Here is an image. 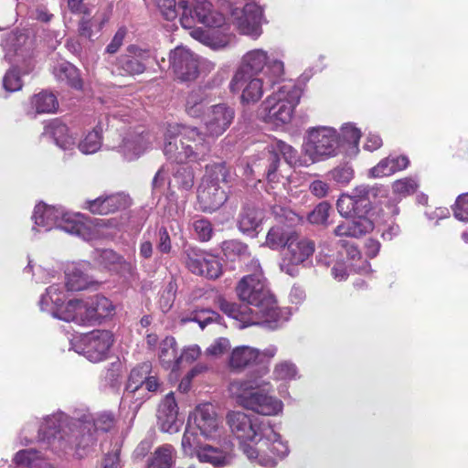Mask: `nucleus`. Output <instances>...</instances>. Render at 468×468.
Returning <instances> with one entry per match:
<instances>
[{"instance_id": "nucleus-41", "label": "nucleus", "mask_w": 468, "mask_h": 468, "mask_svg": "<svg viewBox=\"0 0 468 468\" xmlns=\"http://www.w3.org/2000/svg\"><path fill=\"white\" fill-rule=\"evenodd\" d=\"M206 443L201 442L196 429L186 424L181 441L184 454L190 457L196 456L197 458V452Z\"/></svg>"}, {"instance_id": "nucleus-16", "label": "nucleus", "mask_w": 468, "mask_h": 468, "mask_svg": "<svg viewBox=\"0 0 468 468\" xmlns=\"http://www.w3.org/2000/svg\"><path fill=\"white\" fill-rule=\"evenodd\" d=\"M112 343L113 335L110 331L94 330L81 336L80 349L76 351L91 362H100L107 357Z\"/></svg>"}, {"instance_id": "nucleus-17", "label": "nucleus", "mask_w": 468, "mask_h": 468, "mask_svg": "<svg viewBox=\"0 0 468 468\" xmlns=\"http://www.w3.org/2000/svg\"><path fill=\"white\" fill-rule=\"evenodd\" d=\"M169 63L174 74L181 81L195 80L199 75L198 57L186 47L178 46L171 50Z\"/></svg>"}, {"instance_id": "nucleus-8", "label": "nucleus", "mask_w": 468, "mask_h": 468, "mask_svg": "<svg viewBox=\"0 0 468 468\" xmlns=\"http://www.w3.org/2000/svg\"><path fill=\"white\" fill-rule=\"evenodd\" d=\"M265 67L264 75L268 77L270 86H273L283 78L284 65L282 60L270 59L267 52L261 48L252 49L245 53L239 69L230 81L229 88L231 91H239V84L241 82L252 76L258 75Z\"/></svg>"}, {"instance_id": "nucleus-12", "label": "nucleus", "mask_w": 468, "mask_h": 468, "mask_svg": "<svg viewBox=\"0 0 468 468\" xmlns=\"http://www.w3.org/2000/svg\"><path fill=\"white\" fill-rule=\"evenodd\" d=\"M170 137L181 135L182 152L176 155L179 160L203 161L211 151L212 138L197 127L180 123H169Z\"/></svg>"}, {"instance_id": "nucleus-13", "label": "nucleus", "mask_w": 468, "mask_h": 468, "mask_svg": "<svg viewBox=\"0 0 468 468\" xmlns=\"http://www.w3.org/2000/svg\"><path fill=\"white\" fill-rule=\"evenodd\" d=\"M178 8L182 10L181 25L186 28H192L196 24L219 27L224 23L223 16L207 0H179Z\"/></svg>"}, {"instance_id": "nucleus-33", "label": "nucleus", "mask_w": 468, "mask_h": 468, "mask_svg": "<svg viewBox=\"0 0 468 468\" xmlns=\"http://www.w3.org/2000/svg\"><path fill=\"white\" fill-rule=\"evenodd\" d=\"M239 87L242 88L241 102L249 104L258 102L263 96L264 90L271 86L268 82L265 86L261 78L252 76L241 82Z\"/></svg>"}, {"instance_id": "nucleus-32", "label": "nucleus", "mask_w": 468, "mask_h": 468, "mask_svg": "<svg viewBox=\"0 0 468 468\" xmlns=\"http://www.w3.org/2000/svg\"><path fill=\"white\" fill-rule=\"evenodd\" d=\"M13 462L16 468H53L43 457L42 453L34 449L18 451Z\"/></svg>"}, {"instance_id": "nucleus-53", "label": "nucleus", "mask_w": 468, "mask_h": 468, "mask_svg": "<svg viewBox=\"0 0 468 468\" xmlns=\"http://www.w3.org/2000/svg\"><path fill=\"white\" fill-rule=\"evenodd\" d=\"M417 187V182L409 177L397 180L392 185L393 192L403 197L413 194Z\"/></svg>"}, {"instance_id": "nucleus-22", "label": "nucleus", "mask_w": 468, "mask_h": 468, "mask_svg": "<svg viewBox=\"0 0 468 468\" xmlns=\"http://www.w3.org/2000/svg\"><path fill=\"white\" fill-rule=\"evenodd\" d=\"M235 25L239 31L253 38L259 37L263 22V10L256 3H249L239 12L233 13Z\"/></svg>"}, {"instance_id": "nucleus-59", "label": "nucleus", "mask_w": 468, "mask_h": 468, "mask_svg": "<svg viewBox=\"0 0 468 468\" xmlns=\"http://www.w3.org/2000/svg\"><path fill=\"white\" fill-rule=\"evenodd\" d=\"M334 181L339 184H347L353 178V169L348 165L338 166L330 173Z\"/></svg>"}, {"instance_id": "nucleus-11", "label": "nucleus", "mask_w": 468, "mask_h": 468, "mask_svg": "<svg viewBox=\"0 0 468 468\" xmlns=\"http://www.w3.org/2000/svg\"><path fill=\"white\" fill-rule=\"evenodd\" d=\"M340 146V136L335 129L327 126L310 128L303 144V153L307 157L305 165L307 161L314 164L335 156Z\"/></svg>"}, {"instance_id": "nucleus-40", "label": "nucleus", "mask_w": 468, "mask_h": 468, "mask_svg": "<svg viewBox=\"0 0 468 468\" xmlns=\"http://www.w3.org/2000/svg\"><path fill=\"white\" fill-rule=\"evenodd\" d=\"M89 299L92 307L94 324L101 323V319L113 315L115 306L108 298L96 294Z\"/></svg>"}, {"instance_id": "nucleus-47", "label": "nucleus", "mask_w": 468, "mask_h": 468, "mask_svg": "<svg viewBox=\"0 0 468 468\" xmlns=\"http://www.w3.org/2000/svg\"><path fill=\"white\" fill-rule=\"evenodd\" d=\"M336 208L341 216L348 217H360L365 216V212L360 211L361 207L357 204L356 199L352 196L342 195L336 202Z\"/></svg>"}, {"instance_id": "nucleus-2", "label": "nucleus", "mask_w": 468, "mask_h": 468, "mask_svg": "<svg viewBox=\"0 0 468 468\" xmlns=\"http://www.w3.org/2000/svg\"><path fill=\"white\" fill-rule=\"evenodd\" d=\"M115 423L112 413L93 418L89 413L69 418L61 411L47 416L37 432V441L53 452L67 449L86 450L93 446L100 432L110 431Z\"/></svg>"}, {"instance_id": "nucleus-64", "label": "nucleus", "mask_w": 468, "mask_h": 468, "mask_svg": "<svg viewBox=\"0 0 468 468\" xmlns=\"http://www.w3.org/2000/svg\"><path fill=\"white\" fill-rule=\"evenodd\" d=\"M230 347V343L227 338L221 337L216 340L207 349V353L213 356H218L226 352Z\"/></svg>"}, {"instance_id": "nucleus-45", "label": "nucleus", "mask_w": 468, "mask_h": 468, "mask_svg": "<svg viewBox=\"0 0 468 468\" xmlns=\"http://www.w3.org/2000/svg\"><path fill=\"white\" fill-rule=\"evenodd\" d=\"M170 132H169V123L166 126L165 133V143H164V148L163 152L164 154L166 156V158L171 161L177 164H183L186 162H188L189 160H179L176 157V155L178 154H181L182 152V144L179 142L181 135H173L170 138Z\"/></svg>"}, {"instance_id": "nucleus-50", "label": "nucleus", "mask_w": 468, "mask_h": 468, "mask_svg": "<svg viewBox=\"0 0 468 468\" xmlns=\"http://www.w3.org/2000/svg\"><path fill=\"white\" fill-rule=\"evenodd\" d=\"M297 367L291 361H282L275 365L273 376L276 379L291 380L295 378Z\"/></svg>"}, {"instance_id": "nucleus-24", "label": "nucleus", "mask_w": 468, "mask_h": 468, "mask_svg": "<svg viewBox=\"0 0 468 468\" xmlns=\"http://www.w3.org/2000/svg\"><path fill=\"white\" fill-rule=\"evenodd\" d=\"M157 424L164 432L176 433L179 431L182 421L178 419V407L173 392L168 393L160 402L157 409Z\"/></svg>"}, {"instance_id": "nucleus-37", "label": "nucleus", "mask_w": 468, "mask_h": 468, "mask_svg": "<svg viewBox=\"0 0 468 468\" xmlns=\"http://www.w3.org/2000/svg\"><path fill=\"white\" fill-rule=\"evenodd\" d=\"M103 126L104 123L100 121L93 130L85 134L80 141L78 148L82 154H91L101 149Z\"/></svg>"}, {"instance_id": "nucleus-30", "label": "nucleus", "mask_w": 468, "mask_h": 468, "mask_svg": "<svg viewBox=\"0 0 468 468\" xmlns=\"http://www.w3.org/2000/svg\"><path fill=\"white\" fill-rule=\"evenodd\" d=\"M373 229V223L365 216L356 217L352 221L338 225L334 233L335 236L359 238Z\"/></svg>"}, {"instance_id": "nucleus-21", "label": "nucleus", "mask_w": 468, "mask_h": 468, "mask_svg": "<svg viewBox=\"0 0 468 468\" xmlns=\"http://www.w3.org/2000/svg\"><path fill=\"white\" fill-rule=\"evenodd\" d=\"M187 425L200 431V435L207 439L217 440L219 438L218 420L210 403L198 405L195 410L189 414Z\"/></svg>"}, {"instance_id": "nucleus-36", "label": "nucleus", "mask_w": 468, "mask_h": 468, "mask_svg": "<svg viewBox=\"0 0 468 468\" xmlns=\"http://www.w3.org/2000/svg\"><path fill=\"white\" fill-rule=\"evenodd\" d=\"M295 231L283 225H276L271 228L266 236V245L271 250H279L287 247L293 238Z\"/></svg>"}, {"instance_id": "nucleus-42", "label": "nucleus", "mask_w": 468, "mask_h": 468, "mask_svg": "<svg viewBox=\"0 0 468 468\" xmlns=\"http://www.w3.org/2000/svg\"><path fill=\"white\" fill-rule=\"evenodd\" d=\"M91 282L90 277L84 273L80 268L73 266L68 268L66 271V283L68 291H81Z\"/></svg>"}, {"instance_id": "nucleus-23", "label": "nucleus", "mask_w": 468, "mask_h": 468, "mask_svg": "<svg viewBox=\"0 0 468 468\" xmlns=\"http://www.w3.org/2000/svg\"><path fill=\"white\" fill-rule=\"evenodd\" d=\"M233 443L229 439L218 440L217 445L205 444L197 452L200 463H210L214 467H223L230 463Z\"/></svg>"}, {"instance_id": "nucleus-18", "label": "nucleus", "mask_w": 468, "mask_h": 468, "mask_svg": "<svg viewBox=\"0 0 468 468\" xmlns=\"http://www.w3.org/2000/svg\"><path fill=\"white\" fill-rule=\"evenodd\" d=\"M203 116L206 133L214 141L229 129L234 120L235 111L227 103H218L208 107Z\"/></svg>"}, {"instance_id": "nucleus-63", "label": "nucleus", "mask_w": 468, "mask_h": 468, "mask_svg": "<svg viewBox=\"0 0 468 468\" xmlns=\"http://www.w3.org/2000/svg\"><path fill=\"white\" fill-rule=\"evenodd\" d=\"M120 446L114 445L112 451L106 454L101 468H120Z\"/></svg>"}, {"instance_id": "nucleus-31", "label": "nucleus", "mask_w": 468, "mask_h": 468, "mask_svg": "<svg viewBox=\"0 0 468 468\" xmlns=\"http://www.w3.org/2000/svg\"><path fill=\"white\" fill-rule=\"evenodd\" d=\"M159 359L165 369L176 371L180 367L176 341L172 336L165 337L159 346Z\"/></svg>"}, {"instance_id": "nucleus-35", "label": "nucleus", "mask_w": 468, "mask_h": 468, "mask_svg": "<svg viewBox=\"0 0 468 468\" xmlns=\"http://www.w3.org/2000/svg\"><path fill=\"white\" fill-rule=\"evenodd\" d=\"M53 74L58 81L65 82L76 90L82 88L79 69L68 61L58 63L53 69Z\"/></svg>"}, {"instance_id": "nucleus-6", "label": "nucleus", "mask_w": 468, "mask_h": 468, "mask_svg": "<svg viewBox=\"0 0 468 468\" xmlns=\"http://www.w3.org/2000/svg\"><path fill=\"white\" fill-rule=\"evenodd\" d=\"M32 219L35 224L32 228L33 231H49L53 229H59L88 241L97 236L95 229L82 222L80 214L67 212L60 206H47L44 203H39L35 207Z\"/></svg>"}, {"instance_id": "nucleus-26", "label": "nucleus", "mask_w": 468, "mask_h": 468, "mask_svg": "<svg viewBox=\"0 0 468 468\" xmlns=\"http://www.w3.org/2000/svg\"><path fill=\"white\" fill-rule=\"evenodd\" d=\"M260 358L261 350L249 346H239L232 350L228 365L232 372L241 373L257 365Z\"/></svg>"}, {"instance_id": "nucleus-25", "label": "nucleus", "mask_w": 468, "mask_h": 468, "mask_svg": "<svg viewBox=\"0 0 468 468\" xmlns=\"http://www.w3.org/2000/svg\"><path fill=\"white\" fill-rule=\"evenodd\" d=\"M264 219V212L251 204H245L238 217V228L251 238L257 237Z\"/></svg>"}, {"instance_id": "nucleus-7", "label": "nucleus", "mask_w": 468, "mask_h": 468, "mask_svg": "<svg viewBox=\"0 0 468 468\" xmlns=\"http://www.w3.org/2000/svg\"><path fill=\"white\" fill-rule=\"evenodd\" d=\"M302 93V89L294 82H285L261 103L259 110L261 120L275 127L289 123L295 107L300 102Z\"/></svg>"}, {"instance_id": "nucleus-52", "label": "nucleus", "mask_w": 468, "mask_h": 468, "mask_svg": "<svg viewBox=\"0 0 468 468\" xmlns=\"http://www.w3.org/2000/svg\"><path fill=\"white\" fill-rule=\"evenodd\" d=\"M193 229L200 241H207L212 237L213 228L210 221L207 218H202L194 220Z\"/></svg>"}, {"instance_id": "nucleus-34", "label": "nucleus", "mask_w": 468, "mask_h": 468, "mask_svg": "<svg viewBox=\"0 0 468 468\" xmlns=\"http://www.w3.org/2000/svg\"><path fill=\"white\" fill-rule=\"evenodd\" d=\"M176 450L171 444L157 447L148 458L145 468H172L175 463Z\"/></svg>"}, {"instance_id": "nucleus-28", "label": "nucleus", "mask_w": 468, "mask_h": 468, "mask_svg": "<svg viewBox=\"0 0 468 468\" xmlns=\"http://www.w3.org/2000/svg\"><path fill=\"white\" fill-rule=\"evenodd\" d=\"M42 135L52 139L56 145L63 151L74 149L75 138L69 133L68 126L58 119L45 126Z\"/></svg>"}, {"instance_id": "nucleus-39", "label": "nucleus", "mask_w": 468, "mask_h": 468, "mask_svg": "<svg viewBox=\"0 0 468 468\" xmlns=\"http://www.w3.org/2000/svg\"><path fill=\"white\" fill-rule=\"evenodd\" d=\"M207 99V95L202 88H197L192 90L186 101V113L194 118L204 115V103Z\"/></svg>"}, {"instance_id": "nucleus-44", "label": "nucleus", "mask_w": 468, "mask_h": 468, "mask_svg": "<svg viewBox=\"0 0 468 468\" xmlns=\"http://www.w3.org/2000/svg\"><path fill=\"white\" fill-rule=\"evenodd\" d=\"M379 188L367 185H361L353 190L352 197L356 199L357 204L361 207L360 211L367 214L371 209V199L378 197Z\"/></svg>"}, {"instance_id": "nucleus-61", "label": "nucleus", "mask_w": 468, "mask_h": 468, "mask_svg": "<svg viewBox=\"0 0 468 468\" xmlns=\"http://www.w3.org/2000/svg\"><path fill=\"white\" fill-rule=\"evenodd\" d=\"M125 36L126 29L124 27H120L106 47V53L110 55L115 54L122 46Z\"/></svg>"}, {"instance_id": "nucleus-57", "label": "nucleus", "mask_w": 468, "mask_h": 468, "mask_svg": "<svg viewBox=\"0 0 468 468\" xmlns=\"http://www.w3.org/2000/svg\"><path fill=\"white\" fill-rule=\"evenodd\" d=\"M394 174L390 156L382 159L377 165L369 170L372 177L388 176Z\"/></svg>"}, {"instance_id": "nucleus-14", "label": "nucleus", "mask_w": 468, "mask_h": 468, "mask_svg": "<svg viewBox=\"0 0 468 468\" xmlns=\"http://www.w3.org/2000/svg\"><path fill=\"white\" fill-rule=\"evenodd\" d=\"M112 143L107 146L117 151L125 160L133 161L139 158L151 146L150 134L142 127L122 130L120 133L110 132Z\"/></svg>"}, {"instance_id": "nucleus-60", "label": "nucleus", "mask_w": 468, "mask_h": 468, "mask_svg": "<svg viewBox=\"0 0 468 468\" xmlns=\"http://www.w3.org/2000/svg\"><path fill=\"white\" fill-rule=\"evenodd\" d=\"M164 382L159 378L157 374L152 369L149 376L146 378L144 387L150 393H161L164 391Z\"/></svg>"}, {"instance_id": "nucleus-62", "label": "nucleus", "mask_w": 468, "mask_h": 468, "mask_svg": "<svg viewBox=\"0 0 468 468\" xmlns=\"http://www.w3.org/2000/svg\"><path fill=\"white\" fill-rule=\"evenodd\" d=\"M186 267L190 271V263L191 261H194L195 260H197L200 264H198L199 269H207V264H204L201 260V258H207V256H209L208 253L202 251L200 250L195 249V248H188L186 250Z\"/></svg>"}, {"instance_id": "nucleus-27", "label": "nucleus", "mask_w": 468, "mask_h": 468, "mask_svg": "<svg viewBox=\"0 0 468 468\" xmlns=\"http://www.w3.org/2000/svg\"><path fill=\"white\" fill-rule=\"evenodd\" d=\"M128 197L123 194L99 197L86 202V208L92 214L107 215L128 206Z\"/></svg>"}, {"instance_id": "nucleus-4", "label": "nucleus", "mask_w": 468, "mask_h": 468, "mask_svg": "<svg viewBox=\"0 0 468 468\" xmlns=\"http://www.w3.org/2000/svg\"><path fill=\"white\" fill-rule=\"evenodd\" d=\"M271 387L270 382L247 376L231 380L228 391L238 406L260 415L276 416L282 412L283 402L270 393Z\"/></svg>"}, {"instance_id": "nucleus-9", "label": "nucleus", "mask_w": 468, "mask_h": 468, "mask_svg": "<svg viewBox=\"0 0 468 468\" xmlns=\"http://www.w3.org/2000/svg\"><path fill=\"white\" fill-rule=\"evenodd\" d=\"M233 174L224 163L215 164L207 168L197 189V201L203 212L211 213L218 209L228 199L220 182L230 183Z\"/></svg>"}, {"instance_id": "nucleus-43", "label": "nucleus", "mask_w": 468, "mask_h": 468, "mask_svg": "<svg viewBox=\"0 0 468 468\" xmlns=\"http://www.w3.org/2000/svg\"><path fill=\"white\" fill-rule=\"evenodd\" d=\"M32 104L37 113H54L58 108L56 95L47 90L35 95L32 99Z\"/></svg>"}, {"instance_id": "nucleus-49", "label": "nucleus", "mask_w": 468, "mask_h": 468, "mask_svg": "<svg viewBox=\"0 0 468 468\" xmlns=\"http://www.w3.org/2000/svg\"><path fill=\"white\" fill-rule=\"evenodd\" d=\"M360 136L361 133L357 128L351 124L344 125L341 129L340 148L344 147L345 144H347L352 153H357Z\"/></svg>"}, {"instance_id": "nucleus-48", "label": "nucleus", "mask_w": 468, "mask_h": 468, "mask_svg": "<svg viewBox=\"0 0 468 468\" xmlns=\"http://www.w3.org/2000/svg\"><path fill=\"white\" fill-rule=\"evenodd\" d=\"M194 172L189 167H180L174 174L172 182L169 185L177 187L179 190L188 192L194 186Z\"/></svg>"}, {"instance_id": "nucleus-20", "label": "nucleus", "mask_w": 468, "mask_h": 468, "mask_svg": "<svg viewBox=\"0 0 468 468\" xmlns=\"http://www.w3.org/2000/svg\"><path fill=\"white\" fill-rule=\"evenodd\" d=\"M149 50L142 49L131 45L126 52L116 58L112 67V73L120 76H134L144 72L145 61L150 58Z\"/></svg>"}, {"instance_id": "nucleus-55", "label": "nucleus", "mask_w": 468, "mask_h": 468, "mask_svg": "<svg viewBox=\"0 0 468 468\" xmlns=\"http://www.w3.org/2000/svg\"><path fill=\"white\" fill-rule=\"evenodd\" d=\"M156 248L162 254H169L172 250L171 238L165 227H160L156 232Z\"/></svg>"}, {"instance_id": "nucleus-38", "label": "nucleus", "mask_w": 468, "mask_h": 468, "mask_svg": "<svg viewBox=\"0 0 468 468\" xmlns=\"http://www.w3.org/2000/svg\"><path fill=\"white\" fill-rule=\"evenodd\" d=\"M204 264H207V269H199L197 260L191 261L190 263V271L194 274L205 276L208 279H217L222 273V266L219 262L218 259L214 255L209 254L207 258H201Z\"/></svg>"}, {"instance_id": "nucleus-56", "label": "nucleus", "mask_w": 468, "mask_h": 468, "mask_svg": "<svg viewBox=\"0 0 468 468\" xmlns=\"http://www.w3.org/2000/svg\"><path fill=\"white\" fill-rule=\"evenodd\" d=\"M157 6L163 16L172 21L178 16V3L176 0H157Z\"/></svg>"}, {"instance_id": "nucleus-54", "label": "nucleus", "mask_w": 468, "mask_h": 468, "mask_svg": "<svg viewBox=\"0 0 468 468\" xmlns=\"http://www.w3.org/2000/svg\"><path fill=\"white\" fill-rule=\"evenodd\" d=\"M330 205L327 202H321L309 214L308 219L313 224H324L327 221L330 211Z\"/></svg>"}, {"instance_id": "nucleus-19", "label": "nucleus", "mask_w": 468, "mask_h": 468, "mask_svg": "<svg viewBox=\"0 0 468 468\" xmlns=\"http://www.w3.org/2000/svg\"><path fill=\"white\" fill-rule=\"evenodd\" d=\"M152 369L153 366L150 362H144L134 367L129 374L122 394V403L123 405L127 404L133 412H136L144 402V396L140 398H136L135 396L144 387V383Z\"/></svg>"}, {"instance_id": "nucleus-1", "label": "nucleus", "mask_w": 468, "mask_h": 468, "mask_svg": "<svg viewBox=\"0 0 468 468\" xmlns=\"http://www.w3.org/2000/svg\"><path fill=\"white\" fill-rule=\"evenodd\" d=\"M247 271L251 273L240 279L236 292L239 300L249 305L221 299L220 310L245 326L261 324L271 330L277 329L282 323L281 310L267 286L259 260L252 259L247 265Z\"/></svg>"}, {"instance_id": "nucleus-3", "label": "nucleus", "mask_w": 468, "mask_h": 468, "mask_svg": "<svg viewBox=\"0 0 468 468\" xmlns=\"http://www.w3.org/2000/svg\"><path fill=\"white\" fill-rule=\"evenodd\" d=\"M227 423L250 461L264 467H274L278 459L288 455L287 442L282 440L269 421H260L242 411H231L227 415Z\"/></svg>"}, {"instance_id": "nucleus-51", "label": "nucleus", "mask_w": 468, "mask_h": 468, "mask_svg": "<svg viewBox=\"0 0 468 468\" xmlns=\"http://www.w3.org/2000/svg\"><path fill=\"white\" fill-rule=\"evenodd\" d=\"M95 260L104 267L126 263L122 256L112 250H101L95 252Z\"/></svg>"}, {"instance_id": "nucleus-58", "label": "nucleus", "mask_w": 468, "mask_h": 468, "mask_svg": "<svg viewBox=\"0 0 468 468\" xmlns=\"http://www.w3.org/2000/svg\"><path fill=\"white\" fill-rule=\"evenodd\" d=\"M453 213L458 220L468 222V193L457 197Z\"/></svg>"}, {"instance_id": "nucleus-29", "label": "nucleus", "mask_w": 468, "mask_h": 468, "mask_svg": "<svg viewBox=\"0 0 468 468\" xmlns=\"http://www.w3.org/2000/svg\"><path fill=\"white\" fill-rule=\"evenodd\" d=\"M314 252V243L295 232L287 245V256L293 263H303Z\"/></svg>"}, {"instance_id": "nucleus-10", "label": "nucleus", "mask_w": 468, "mask_h": 468, "mask_svg": "<svg viewBox=\"0 0 468 468\" xmlns=\"http://www.w3.org/2000/svg\"><path fill=\"white\" fill-rule=\"evenodd\" d=\"M26 38L22 34H12L2 44L5 52V58L10 63L16 64V67L10 69L3 78V86L6 91L14 92L22 88L20 69H23L24 74H28L33 69L30 56L26 54L25 48L18 47L20 44H25Z\"/></svg>"}, {"instance_id": "nucleus-15", "label": "nucleus", "mask_w": 468, "mask_h": 468, "mask_svg": "<svg viewBox=\"0 0 468 468\" xmlns=\"http://www.w3.org/2000/svg\"><path fill=\"white\" fill-rule=\"evenodd\" d=\"M272 149L273 151H269L265 154L259 163L253 162L249 165V168L253 174H262L269 182H277L279 180L277 169L280 164V155L290 165H295L297 163L302 165V163L298 159L297 150L285 142L277 141L272 145Z\"/></svg>"}, {"instance_id": "nucleus-5", "label": "nucleus", "mask_w": 468, "mask_h": 468, "mask_svg": "<svg viewBox=\"0 0 468 468\" xmlns=\"http://www.w3.org/2000/svg\"><path fill=\"white\" fill-rule=\"evenodd\" d=\"M67 293L64 287L53 284L41 295L39 307L43 312L65 322H73L80 325H93V313L90 299H73L65 303Z\"/></svg>"}, {"instance_id": "nucleus-46", "label": "nucleus", "mask_w": 468, "mask_h": 468, "mask_svg": "<svg viewBox=\"0 0 468 468\" xmlns=\"http://www.w3.org/2000/svg\"><path fill=\"white\" fill-rule=\"evenodd\" d=\"M221 249L226 258L229 261L242 260L250 256L248 245L237 239L222 242Z\"/></svg>"}]
</instances>
